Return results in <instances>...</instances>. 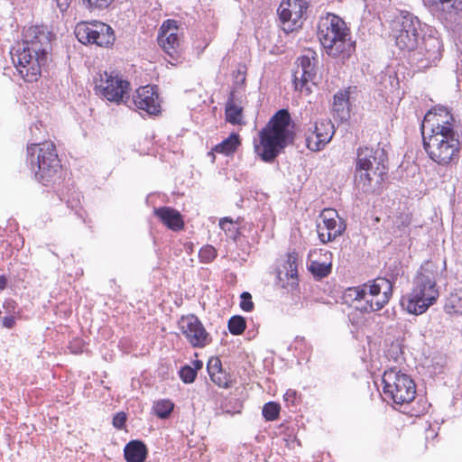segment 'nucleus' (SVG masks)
Here are the masks:
<instances>
[{
	"mask_svg": "<svg viewBox=\"0 0 462 462\" xmlns=\"http://www.w3.org/2000/svg\"><path fill=\"white\" fill-rule=\"evenodd\" d=\"M392 295V282L386 278L377 277L362 285L347 288L344 298L360 311L370 313L382 310Z\"/></svg>",
	"mask_w": 462,
	"mask_h": 462,
	"instance_id": "obj_3",
	"label": "nucleus"
},
{
	"mask_svg": "<svg viewBox=\"0 0 462 462\" xmlns=\"http://www.w3.org/2000/svg\"><path fill=\"white\" fill-rule=\"evenodd\" d=\"M53 34L46 25L31 27V60L35 59L36 66L31 64V78L41 76L51 60Z\"/></svg>",
	"mask_w": 462,
	"mask_h": 462,
	"instance_id": "obj_10",
	"label": "nucleus"
},
{
	"mask_svg": "<svg viewBox=\"0 0 462 462\" xmlns=\"http://www.w3.org/2000/svg\"><path fill=\"white\" fill-rule=\"evenodd\" d=\"M158 98L154 87L144 86L137 89L134 96V104L139 110H143L149 115H157L160 112Z\"/></svg>",
	"mask_w": 462,
	"mask_h": 462,
	"instance_id": "obj_18",
	"label": "nucleus"
},
{
	"mask_svg": "<svg viewBox=\"0 0 462 462\" xmlns=\"http://www.w3.org/2000/svg\"><path fill=\"white\" fill-rule=\"evenodd\" d=\"M346 229V224L333 208H325L317 222V233L321 243L327 244L340 236Z\"/></svg>",
	"mask_w": 462,
	"mask_h": 462,
	"instance_id": "obj_13",
	"label": "nucleus"
},
{
	"mask_svg": "<svg viewBox=\"0 0 462 462\" xmlns=\"http://www.w3.org/2000/svg\"><path fill=\"white\" fill-rule=\"evenodd\" d=\"M245 320L241 316H233L228 321V329L233 335H240L245 329Z\"/></svg>",
	"mask_w": 462,
	"mask_h": 462,
	"instance_id": "obj_32",
	"label": "nucleus"
},
{
	"mask_svg": "<svg viewBox=\"0 0 462 462\" xmlns=\"http://www.w3.org/2000/svg\"><path fill=\"white\" fill-rule=\"evenodd\" d=\"M75 34L81 43L96 44L100 47H108L116 40L114 30L108 24L97 21L78 23Z\"/></svg>",
	"mask_w": 462,
	"mask_h": 462,
	"instance_id": "obj_11",
	"label": "nucleus"
},
{
	"mask_svg": "<svg viewBox=\"0 0 462 462\" xmlns=\"http://www.w3.org/2000/svg\"><path fill=\"white\" fill-rule=\"evenodd\" d=\"M126 420V415L124 412H118L115 415L113 419V425L116 429H122L125 423Z\"/></svg>",
	"mask_w": 462,
	"mask_h": 462,
	"instance_id": "obj_39",
	"label": "nucleus"
},
{
	"mask_svg": "<svg viewBox=\"0 0 462 462\" xmlns=\"http://www.w3.org/2000/svg\"><path fill=\"white\" fill-rule=\"evenodd\" d=\"M291 116L286 109L279 110L259 133V143L254 142L255 152L264 162H272L287 145L291 136Z\"/></svg>",
	"mask_w": 462,
	"mask_h": 462,
	"instance_id": "obj_2",
	"label": "nucleus"
},
{
	"mask_svg": "<svg viewBox=\"0 0 462 462\" xmlns=\"http://www.w3.org/2000/svg\"><path fill=\"white\" fill-rule=\"evenodd\" d=\"M420 22L412 14L399 12L391 22V29L395 43L400 50L411 51L418 46Z\"/></svg>",
	"mask_w": 462,
	"mask_h": 462,
	"instance_id": "obj_9",
	"label": "nucleus"
},
{
	"mask_svg": "<svg viewBox=\"0 0 462 462\" xmlns=\"http://www.w3.org/2000/svg\"><path fill=\"white\" fill-rule=\"evenodd\" d=\"M174 404L170 400H160L153 405L154 413L162 419L168 418L172 412Z\"/></svg>",
	"mask_w": 462,
	"mask_h": 462,
	"instance_id": "obj_30",
	"label": "nucleus"
},
{
	"mask_svg": "<svg viewBox=\"0 0 462 462\" xmlns=\"http://www.w3.org/2000/svg\"><path fill=\"white\" fill-rule=\"evenodd\" d=\"M220 228L230 237L236 238L237 230L232 219L224 217L219 222Z\"/></svg>",
	"mask_w": 462,
	"mask_h": 462,
	"instance_id": "obj_35",
	"label": "nucleus"
},
{
	"mask_svg": "<svg viewBox=\"0 0 462 462\" xmlns=\"http://www.w3.org/2000/svg\"><path fill=\"white\" fill-rule=\"evenodd\" d=\"M309 7L307 0H282L278 14L286 32H293L301 26V19Z\"/></svg>",
	"mask_w": 462,
	"mask_h": 462,
	"instance_id": "obj_14",
	"label": "nucleus"
},
{
	"mask_svg": "<svg viewBox=\"0 0 462 462\" xmlns=\"http://www.w3.org/2000/svg\"><path fill=\"white\" fill-rule=\"evenodd\" d=\"M7 284V280L5 276H0V291H3Z\"/></svg>",
	"mask_w": 462,
	"mask_h": 462,
	"instance_id": "obj_42",
	"label": "nucleus"
},
{
	"mask_svg": "<svg viewBox=\"0 0 462 462\" xmlns=\"http://www.w3.org/2000/svg\"><path fill=\"white\" fill-rule=\"evenodd\" d=\"M420 49L424 50L425 60L431 64L440 59L442 43L438 37L429 35L423 38V46Z\"/></svg>",
	"mask_w": 462,
	"mask_h": 462,
	"instance_id": "obj_23",
	"label": "nucleus"
},
{
	"mask_svg": "<svg viewBox=\"0 0 462 462\" xmlns=\"http://www.w3.org/2000/svg\"><path fill=\"white\" fill-rule=\"evenodd\" d=\"M208 370L211 380L219 387L228 388L230 386L226 374L221 370L220 361L211 359L208 364Z\"/></svg>",
	"mask_w": 462,
	"mask_h": 462,
	"instance_id": "obj_26",
	"label": "nucleus"
},
{
	"mask_svg": "<svg viewBox=\"0 0 462 462\" xmlns=\"http://www.w3.org/2000/svg\"><path fill=\"white\" fill-rule=\"evenodd\" d=\"M386 154L383 148H359L357 151L355 181L364 192L371 189L374 177L382 179L385 173Z\"/></svg>",
	"mask_w": 462,
	"mask_h": 462,
	"instance_id": "obj_6",
	"label": "nucleus"
},
{
	"mask_svg": "<svg viewBox=\"0 0 462 462\" xmlns=\"http://www.w3.org/2000/svg\"><path fill=\"white\" fill-rule=\"evenodd\" d=\"M60 168L55 147L51 142L31 143V171L42 185H48Z\"/></svg>",
	"mask_w": 462,
	"mask_h": 462,
	"instance_id": "obj_7",
	"label": "nucleus"
},
{
	"mask_svg": "<svg viewBox=\"0 0 462 462\" xmlns=\"http://www.w3.org/2000/svg\"><path fill=\"white\" fill-rule=\"evenodd\" d=\"M334 134V125L329 120L317 121L306 133V145L310 151H320L331 141Z\"/></svg>",
	"mask_w": 462,
	"mask_h": 462,
	"instance_id": "obj_16",
	"label": "nucleus"
},
{
	"mask_svg": "<svg viewBox=\"0 0 462 462\" xmlns=\"http://www.w3.org/2000/svg\"><path fill=\"white\" fill-rule=\"evenodd\" d=\"M197 376L196 369L189 365L183 366L180 371V377L185 383H192Z\"/></svg>",
	"mask_w": 462,
	"mask_h": 462,
	"instance_id": "obj_37",
	"label": "nucleus"
},
{
	"mask_svg": "<svg viewBox=\"0 0 462 462\" xmlns=\"http://www.w3.org/2000/svg\"><path fill=\"white\" fill-rule=\"evenodd\" d=\"M95 88L97 94L103 96L111 102L119 103L124 101L125 96L128 94L129 82L124 80L117 74L104 73L95 78Z\"/></svg>",
	"mask_w": 462,
	"mask_h": 462,
	"instance_id": "obj_12",
	"label": "nucleus"
},
{
	"mask_svg": "<svg viewBox=\"0 0 462 462\" xmlns=\"http://www.w3.org/2000/svg\"><path fill=\"white\" fill-rule=\"evenodd\" d=\"M443 0H433L432 1V5H430L431 6H437L439 7V5L441 4Z\"/></svg>",
	"mask_w": 462,
	"mask_h": 462,
	"instance_id": "obj_44",
	"label": "nucleus"
},
{
	"mask_svg": "<svg viewBox=\"0 0 462 462\" xmlns=\"http://www.w3.org/2000/svg\"><path fill=\"white\" fill-rule=\"evenodd\" d=\"M424 149L439 165H448L459 158L460 136L455 129V119L446 107L429 111L422 123Z\"/></svg>",
	"mask_w": 462,
	"mask_h": 462,
	"instance_id": "obj_1",
	"label": "nucleus"
},
{
	"mask_svg": "<svg viewBox=\"0 0 462 462\" xmlns=\"http://www.w3.org/2000/svg\"><path fill=\"white\" fill-rule=\"evenodd\" d=\"M239 144V135L237 134H231L229 137L223 140L220 143L217 144L213 148V151L225 155H229L236 152Z\"/></svg>",
	"mask_w": 462,
	"mask_h": 462,
	"instance_id": "obj_28",
	"label": "nucleus"
},
{
	"mask_svg": "<svg viewBox=\"0 0 462 462\" xmlns=\"http://www.w3.org/2000/svg\"><path fill=\"white\" fill-rule=\"evenodd\" d=\"M226 118L232 125H242L243 122V107L237 102L234 91L230 93L226 105Z\"/></svg>",
	"mask_w": 462,
	"mask_h": 462,
	"instance_id": "obj_25",
	"label": "nucleus"
},
{
	"mask_svg": "<svg viewBox=\"0 0 462 462\" xmlns=\"http://www.w3.org/2000/svg\"><path fill=\"white\" fill-rule=\"evenodd\" d=\"M194 365H195V367H193V369H196V372H197L199 369H200L202 367L203 363L201 361L197 360V361H195Z\"/></svg>",
	"mask_w": 462,
	"mask_h": 462,
	"instance_id": "obj_43",
	"label": "nucleus"
},
{
	"mask_svg": "<svg viewBox=\"0 0 462 462\" xmlns=\"http://www.w3.org/2000/svg\"><path fill=\"white\" fill-rule=\"evenodd\" d=\"M349 91L341 90L334 96L333 113L339 121L344 122L349 118Z\"/></svg>",
	"mask_w": 462,
	"mask_h": 462,
	"instance_id": "obj_22",
	"label": "nucleus"
},
{
	"mask_svg": "<svg viewBox=\"0 0 462 462\" xmlns=\"http://www.w3.org/2000/svg\"><path fill=\"white\" fill-rule=\"evenodd\" d=\"M154 214L168 228L177 231L183 227L184 222L179 211L169 207L154 209Z\"/></svg>",
	"mask_w": 462,
	"mask_h": 462,
	"instance_id": "obj_21",
	"label": "nucleus"
},
{
	"mask_svg": "<svg viewBox=\"0 0 462 462\" xmlns=\"http://www.w3.org/2000/svg\"><path fill=\"white\" fill-rule=\"evenodd\" d=\"M433 0H424L426 5H432Z\"/></svg>",
	"mask_w": 462,
	"mask_h": 462,
	"instance_id": "obj_45",
	"label": "nucleus"
},
{
	"mask_svg": "<svg viewBox=\"0 0 462 462\" xmlns=\"http://www.w3.org/2000/svg\"><path fill=\"white\" fill-rule=\"evenodd\" d=\"M316 77L314 58L303 55L297 60V68L293 72V80L296 89L301 90L304 87L307 89L309 82L313 81Z\"/></svg>",
	"mask_w": 462,
	"mask_h": 462,
	"instance_id": "obj_19",
	"label": "nucleus"
},
{
	"mask_svg": "<svg viewBox=\"0 0 462 462\" xmlns=\"http://www.w3.org/2000/svg\"><path fill=\"white\" fill-rule=\"evenodd\" d=\"M29 42H23V47L21 49H12L11 57L15 67L14 77H19L24 83H27L26 77L29 75Z\"/></svg>",
	"mask_w": 462,
	"mask_h": 462,
	"instance_id": "obj_20",
	"label": "nucleus"
},
{
	"mask_svg": "<svg viewBox=\"0 0 462 462\" xmlns=\"http://www.w3.org/2000/svg\"><path fill=\"white\" fill-rule=\"evenodd\" d=\"M446 15V19L457 21L462 18V0H443L439 5Z\"/></svg>",
	"mask_w": 462,
	"mask_h": 462,
	"instance_id": "obj_27",
	"label": "nucleus"
},
{
	"mask_svg": "<svg viewBox=\"0 0 462 462\" xmlns=\"http://www.w3.org/2000/svg\"><path fill=\"white\" fill-rule=\"evenodd\" d=\"M2 322L4 327L7 328H12L15 323V319L14 316H6L4 317Z\"/></svg>",
	"mask_w": 462,
	"mask_h": 462,
	"instance_id": "obj_41",
	"label": "nucleus"
},
{
	"mask_svg": "<svg viewBox=\"0 0 462 462\" xmlns=\"http://www.w3.org/2000/svg\"><path fill=\"white\" fill-rule=\"evenodd\" d=\"M26 151L29 152V143L26 144Z\"/></svg>",
	"mask_w": 462,
	"mask_h": 462,
	"instance_id": "obj_46",
	"label": "nucleus"
},
{
	"mask_svg": "<svg viewBox=\"0 0 462 462\" xmlns=\"http://www.w3.org/2000/svg\"><path fill=\"white\" fill-rule=\"evenodd\" d=\"M439 296L436 274L428 263L414 277L412 289L402 297V306L411 314L420 315L437 301Z\"/></svg>",
	"mask_w": 462,
	"mask_h": 462,
	"instance_id": "obj_4",
	"label": "nucleus"
},
{
	"mask_svg": "<svg viewBox=\"0 0 462 462\" xmlns=\"http://www.w3.org/2000/svg\"><path fill=\"white\" fill-rule=\"evenodd\" d=\"M200 260L204 263H209L217 256L216 249L211 245L202 247L199 253Z\"/></svg>",
	"mask_w": 462,
	"mask_h": 462,
	"instance_id": "obj_36",
	"label": "nucleus"
},
{
	"mask_svg": "<svg viewBox=\"0 0 462 462\" xmlns=\"http://www.w3.org/2000/svg\"><path fill=\"white\" fill-rule=\"evenodd\" d=\"M82 5L90 12H99L106 9L114 0H81Z\"/></svg>",
	"mask_w": 462,
	"mask_h": 462,
	"instance_id": "obj_33",
	"label": "nucleus"
},
{
	"mask_svg": "<svg viewBox=\"0 0 462 462\" xmlns=\"http://www.w3.org/2000/svg\"><path fill=\"white\" fill-rule=\"evenodd\" d=\"M178 31L177 22L167 20L161 26L158 35L159 45L174 61H178L179 57L180 38Z\"/></svg>",
	"mask_w": 462,
	"mask_h": 462,
	"instance_id": "obj_17",
	"label": "nucleus"
},
{
	"mask_svg": "<svg viewBox=\"0 0 462 462\" xmlns=\"http://www.w3.org/2000/svg\"><path fill=\"white\" fill-rule=\"evenodd\" d=\"M383 394L396 404L409 403L414 400L416 385L406 374L396 368L386 370L382 378Z\"/></svg>",
	"mask_w": 462,
	"mask_h": 462,
	"instance_id": "obj_8",
	"label": "nucleus"
},
{
	"mask_svg": "<svg viewBox=\"0 0 462 462\" xmlns=\"http://www.w3.org/2000/svg\"><path fill=\"white\" fill-rule=\"evenodd\" d=\"M448 304L455 313L462 314V290L451 293Z\"/></svg>",
	"mask_w": 462,
	"mask_h": 462,
	"instance_id": "obj_34",
	"label": "nucleus"
},
{
	"mask_svg": "<svg viewBox=\"0 0 462 462\" xmlns=\"http://www.w3.org/2000/svg\"><path fill=\"white\" fill-rule=\"evenodd\" d=\"M331 263H320L317 260H310L309 270L311 273L319 278H323L328 276L331 272Z\"/></svg>",
	"mask_w": 462,
	"mask_h": 462,
	"instance_id": "obj_29",
	"label": "nucleus"
},
{
	"mask_svg": "<svg viewBox=\"0 0 462 462\" xmlns=\"http://www.w3.org/2000/svg\"><path fill=\"white\" fill-rule=\"evenodd\" d=\"M240 307L245 311H251L254 309V302L249 292H243L241 294Z\"/></svg>",
	"mask_w": 462,
	"mask_h": 462,
	"instance_id": "obj_38",
	"label": "nucleus"
},
{
	"mask_svg": "<svg viewBox=\"0 0 462 462\" xmlns=\"http://www.w3.org/2000/svg\"><path fill=\"white\" fill-rule=\"evenodd\" d=\"M347 36V28L340 17L328 14L319 21L318 38L329 56L337 57L351 50L352 43Z\"/></svg>",
	"mask_w": 462,
	"mask_h": 462,
	"instance_id": "obj_5",
	"label": "nucleus"
},
{
	"mask_svg": "<svg viewBox=\"0 0 462 462\" xmlns=\"http://www.w3.org/2000/svg\"><path fill=\"white\" fill-rule=\"evenodd\" d=\"M281 411V406L277 402H269L264 404L263 408V416L266 420H275L278 419Z\"/></svg>",
	"mask_w": 462,
	"mask_h": 462,
	"instance_id": "obj_31",
	"label": "nucleus"
},
{
	"mask_svg": "<svg viewBox=\"0 0 462 462\" xmlns=\"http://www.w3.org/2000/svg\"><path fill=\"white\" fill-rule=\"evenodd\" d=\"M124 453L127 462H144L147 448L142 441L132 440L125 447Z\"/></svg>",
	"mask_w": 462,
	"mask_h": 462,
	"instance_id": "obj_24",
	"label": "nucleus"
},
{
	"mask_svg": "<svg viewBox=\"0 0 462 462\" xmlns=\"http://www.w3.org/2000/svg\"><path fill=\"white\" fill-rule=\"evenodd\" d=\"M60 13H65L69 7L72 0H54Z\"/></svg>",
	"mask_w": 462,
	"mask_h": 462,
	"instance_id": "obj_40",
	"label": "nucleus"
},
{
	"mask_svg": "<svg viewBox=\"0 0 462 462\" xmlns=\"http://www.w3.org/2000/svg\"><path fill=\"white\" fill-rule=\"evenodd\" d=\"M180 329L193 347H204L211 341L201 321L195 315L182 317L179 321Z\"/></svg>",
	"mask_w": 462,
	"mask_h": 462,
	"instance_id": "obj_15",
	"label": "nucleus"
}]
</instances>
